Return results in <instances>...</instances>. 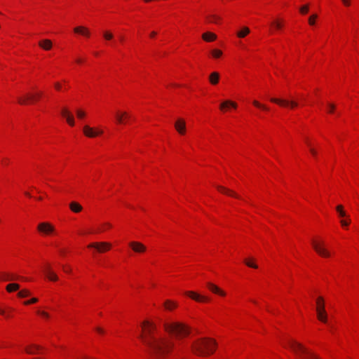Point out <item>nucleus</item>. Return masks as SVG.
Masks as SVG:
<instances>
[{
  "instance_id": "nucleus-1",
  "label": "nucleus",
  "mask_w": 359,
  "mask_h": 359,
  "mask_svg": "<svg viewBox=\"0 0 359 359\" xmlns=\"http://www.w3.org/2000/svg\"><path fill=\"white\" fill-rule=\"evenodd\" d=\"M142 327L144 332L140 334V338L147 347L152 358H160L171 351L174 346L173 342L168 337L156 336V326L154 323L144 320Z\"/></svg>"
},
{
  "instance_id": "nucleus-2",
  "label": "nucleus",
  "mask_w": 359,
  "mask_h": 359,
  "mask_svg": "<svg viewBox=\"0 0 359 359\" xmlns=\"http://www.w3.org/2000/svg\"><path fill=\"white\" fill-rule=\"evenodd\" d=\"M191 347L196 354L206 356L215 351L216 343L211 339L203 338L194 341Z\"/></svg>"
},
{
  "instance_id": "nucleus-3",
  "label": "nucleus",
  "mask_w": 359,
  "mask_h": 359,
  "mask_svg": "<svg viewBox=\"0 0 359 359\" xmlns=\"http://www.w3.org/2000/svg\"><path fill=\"white\" fill-rule=\"evenodd\" d=\"M289 346L297 355V359H320L316 354L295 341H290Z\"/></svg>"
},
{
  "instance_id": "nucleus-4",
  "label": "nucleus",
  "mask_w": 359,
  "mask_h": 359,
  "mask_svg": "<svg viewBox=\"0 0 359 359\" xmlns=\"http://www.w3.org/2000/svg\"><path fill=\"white\" fill-rule=\"evenodd\" d=\"M163 327L166 332L174 334L179 338L186 337L189 334V327L181 323H165Z\"/></svg>"
},
{
  "instance_id": "nucleus-5",
  "label": "nucleus",
  "mask_w": 359,
  "mask_h": 359,
  "mask_svg": "<svg viewBox=\"0 0 359 359\" xmlns=\"http://www.w3.org/2000/svg\"><path fill=\"white\" fill-rule=\"evenodd\" d=\"M38 231L43 235L48 236L55 233V227L48 222L39 223L37 226Z\"/></svg>"
},
{
  "instance_id": "nucleus-6",
  "label": "nucleus",
  "mask_w": 359,
  "mask_h": 359,
  "mask_svg": "<svg viewBox=\"0 0 359 359\" xmlns=\"http://www.w3.org/2000/svg\"><path fill=\"white\" fill-rule=\"evenodd\" d=\"M41 96V93H37L36 95H25L24 96L19 97L18 101L20 104H27L31 102H34L38 100Z\"/></svg>"
},
{
  "instance_id": "nucleus-7",
  "label": "nucleus",
  "mask_w": 359,
  "mask_h": 359,
  "mask_svg": "<svg viewBox=\"0 0 359 359\" xmlns=\"http://www.w3.org/2000/svg\"><path fill=\"white\" fill-rule=\"evenodd\" d=\"M90 248H95L99 252H104L111 248V244L107 242L92 243L88 246Z\"/></svg>"
},
{
  "instance_id": "nucleus-8",
  "label": "nucleus",
  "mask_w": 359,
  "mask_h": 359,
  "mask_svg": "<svg viewBox=\"0 0 359 359\" xmlns=\"http://www.w3.org/2000/svg\"><path fill=\"white\" fill-rule=\"evenodd\" d=\"M312 245L314 250L319 255L324 257H328L330 256V252L324 247L323 243H318L316 241H313Z\"/></svg>"
},
{
  "instance_id": "nucleus-9",
  "label": "nucleus",
  "mask_w": 359,
  "mask_h": 359,
  "mask_svg": "<svg viewBox=\"0 0 359 359\" xmlns=\"http://www.w3.org/2000/svg\"><path fill=\"white\" fill-rule=\"evenodd\" d=\"M271 101L272 102L276 103L280 106L283 107H290L291 108H294L298 106V103L294 100H288L285 99H278V98H271Z\"/></svg>"
},
{
  "instance_id": "nucleus-10",
  "label": "nucleus",
  "mask_w": 359,
  "mask_h": 359,
  "mask_svg": "<svg viewBox=\"0 0 359 359\" xmlns=\"http://www.w3.org/2000/svg\"><path fill=\"white\" fill-rule=\"evenodd\" d=\"M83 132L86 137L90 138L95 137L103 133V131L102 130H95L88 125L84 126L83 128Z\"/></svg>"
},
{
  "instance_id": "nucleus-11",
  "label": "nucleus",
  "mask_w": 359,
  "mask_h": 359,
  "mask_svg": "<svg viewBox=\"0 0 359 359\" xmlns=\"http://www.w3.org/2000/svg\"><path fill=\"white\" fill-rule=\"evenodd\" d=\"M130 248L136 253H144L147 250L146 246L138 241H131L128 243Z\"/></svg>"
},
{
  "instance_id": "nucleus-12",
  "label": "nucleus",
  "mask_w": 359,
  "mask_h": 359,
  "mask_svg": "<svg viewBox=\"0 0 359 359\" xmlns=\"http://www.w3.org/2000/svg\"><path fill=\"white\" fill-rule=\"evenodd\" d=\"M61 115L66 118V121L69 126H74L75 125L74 118L72 114L67 108H63L61 110Z\"/></svg>"
},
{
  "instance_id": "nucleus-13",
  "label": "nucleus",
  "mask_w": 359,
  "mask_h": 359,
  "mask_svg": "<svg viewBox=\"0 0 359 359\" xmlns=\"http://www.w3.org/2000/svg\"><path fill=\"white\" fill-rule=\"evenodd\" d=\"M43 272L50 280H52V281L57 280L58 277H57V274L52 271L51 267L49 264H46L44 266Z\"/></svg>"
},
{
  "instance_id": "nucleus-14",
  "label": "nucleus",
  "mask_w": 359,
  "mask_h": 359,
  "mask_svg": "<svg viewBox=\"0 0 359 359\" xmlns=\"http://www.w3.org/2000/svg\"><path fill=\"white\" fill-rule=\"evenodd\" d=\"M176 130L181 135H184L186 132V123L182 119H178L175 123Z\"/></svg>"
},
{
  "instance_id": "nucleus-15",
  "label": "nucleus",
  "mask_w": 359,
  "mask_h": 359,
  "mask_svg": "<svg viewBox=\"0 0 359 359\" xmlns=\"http://www.w3.org/2000/svg\"><path fill=\"white\" fill-rule=\"evenodd\" d=\"M186 294L192 298L193 299L197 301V302H208L209 299L207 297L200 295L192 291H188L186 292Z\"/></svg>"
},
{
  "instance_id": "nucleus-16",
  "label": "nucleus",
  "mask_w": 359,
  "mask_h": 359,
  "mask_svg": "<svg viewBox=\"0 0 359 359\" xmlns=\"http://www.w3.org/2000/svg\"><path fill=\"white\" fill-rule=\"evenodd\" d=\"M74 32L76 34H79L83 35V36H84L86 37H89L90 35V30L87 27H83V26L76 27L74 29Z\"/></svg>"
},
{
  "instance_id": "nucleus-17",
  "label": "nucleus",
  "mask_w": 359,
  "mask_h": 359,
  "mask_svg": "<svg viewBox=\"0 0 359 359\" xmlns=\"http://www.w3.org/2000/svg\"><path fill=\"white\" fill-rule=\"evenodd\" d=\"M39 46L45 50H49L52 48L53 43L49 39H43L39 42Z\"/></svg>"
},
{
  "instance_id": "nucleus-18",
  "label": "nucleus",
  "mask_w": 359,
  "mask_h": 359,
  "mask_svg": "<svg viewBox=\"0 0 359 359\" xmlns=\"http://www.w3.org/2000/svg\"><path fill=\"white\" fill-rule=\"evenodd\" d=\"M219 74L217 72H213L209 75V81L212 85H217L219 81Z\"/></svg>"
},
{
  "instance_id": "nucleus-19",
  "label": "nucleus",
  "mask_w": 359,
  "mask_h": 359,
  "mask_svg": "<svg viewBox=\"0 0 359 359\" xmlns=\"http://www.w3.org/2000/svg\"><path fill=\"white\" fill-rule=\"evenodd\" d=\"M208 287L212 292L218 294H219L221 296H225V294H226V293L224 291H222L217 286H216L215 285H214V284H212L211 283H208Z\"/></svg>"
},
{
  "instance_id": "nucleus-20",
  "label": "nucleus",
  "mask_w": 359,
  "mask_h": 359,
  "mask_svg": "<svg viewBox=\"0 0 359 359\" xmlns=\"http://www.w3.org/2000/svg\"><path fill=\"white\" fill-rule=\"evenodd\" d=\"M316 312H317L318 319L320 321H321L324 323H326L327 321V315L325 311V309L323 310L322 311L320 310H316Z\"/></svg>"
},
{
  "instance_id": "nucleus-21",
  "label": "nucleus",
  "mask_w": 359,
  "mask_h": 359,
  "mask_svg": "<svg viewBox=\"0 0 359 359\" xmlns=\"http://www.w3.org/2000/svg\"><path fill=\"white\" fill-rule=\"evenodd\" d=\"M202 38L204 41L210 42L215 41L217 39V36L214 33L208 32L203 34Z\"/></svg>"
},
{
  "instance_id": "nucleus-22",
  "label": "nucleus",
  "mask_w": 359,
  "mask_h": 359,
  "mask_svg": "<svg viewBox=\"0 0 359 359\" xmlns=\"http://www.w3.org/2000/svg\"><path fill=\"white\" fill-rule=\"evenodd\" d=\"M130 117L129 114L126 112H117L116 114V119L118 123H123V118H128Z\"/></svg>"
},
{
  "instance_id": "nucleus-23",
  "label": "nucleus",
  "mask_w": 359,
  "mask_h": 359,
  "mask_svg": "<svg viewBox=\"0 0 359 359\" xmlns=\"http://www.w3.org/2000/svg\"><path fill=\"white\" fill-rule=\"evenodd\" d=\"M69 208L72 212L76 213L80 212L83 209L82 206L75 201L69 203Z\"/></svg>"
},
{
  "instance_id": "nucleus-24",
  "label": "nucleus",
  "mask_w": 359,
  "mask_h": 359,
  "mask_svg": "<svg viewBox=\"0 0 359 359\" xmlns=\"http://www.w3.org/2000/svg\"><path fill=\"white\" fill-rule=\"evenodd\" d=\"M229 106H231L233 108H236L237 107V104H236V102H232L231 100H226V101L223 102L222 103H221L220 109L222 110H224L226 107H227Z\"/></svg>"
},
{
  "instance_id": "nucleus-25",
  "label": "nucleus",
  "mask_w": 359,
  "mask_h": 359,
  "mask_svg": "<svg viewBox=\"0 0 359 359\" xmlns=\"http://www.w3.org/2000/svg\"><path fill=\"white\" fill-rule=\"evenodd\" d=\"M18 278V276H15L12 275V274L3 273L0 276V280H5V281H11V280H16Z\"/></svg>"
},
{
  "instance_id": "nucleus-26",
  "label": "nucleus",
  "mask_w": 359,
  "mask_h": 359,
  "mask_svg": "<svg viewBox=\"0 0 359 359\" xmlns=\"http://www.w3.org/2000/svg\"><path fill=\"white\" fill-rule=\"evenodd\" d=\"M250 32V30L247 27H243L241 30L237 32V36L239 38H244Z\"/></svg>"
},
{
  "instance_id": "nucleus-27",
  "label": "nucleus",
  "mask_w": 359,
  "mask_h": 359,
  "mask_svg": "<svg viewBox=\"0 0 359 359\" xmlns=\"http://www.w3.org/2000/svg\"><path fill=\"white\" fill-rule=\"evenodd\" d=\"M217 189H218L219 191H220L222 193H224L226 194L232 196L236 197V198H239L237 194H236L235 193H233L232 191H231L229 189H226V188H224L223 187L218 186Z\"/></svg>"
},
{
  "instance_id": "nucleus-28",
  "label": "nucleus",
  "mask_w": 359,
  "mask_h": 359,
  "mask_svg": "<svg viewBox=\"0 0 359 359\" xmlns=\"http://www.w3.org/2000/svg\"><path fill=\"white\" fill-rule=\"evenodd\" d=\"M325 309V304L323 297H319L316 300V310L321 311Z\"/></svg>"
},
{
  "instance_id": "nucleus-29",
  "label": "nucleus",
  "mask_w": 359,
  "mask_h": 359,
  "mask_svg": "<svg viewBox=\"0 0 359 359\" xmlns=\"http://www.w3.org/2000/svg\"><path fill=\"white\" fill-rule=\"evenodd\" d=\"M20 288V285L17 283H10L6 286V290L8 292L18 290Z\"/></svg>"
},
{
  "instance_id": "nucleus-30",
  "label": "nucleus",
  "mask_w": 359,
  "mask_h": 359,
  "mask_svg": "<svg viewBox=\"0 0 359 359\" xmlns=\"http://www.w3.org/2000/svg\"><path fill=\"white\" fill-rule=\"evenodd\" d=\"M102 36L106 41H111L114 39L113 33L109 30L104 31L102 33Z\"/></svg>"
},
{
  "instance_id": "nucleus-31",
  "label": "nucleus",
  "mask_w": 359,
  "mask_h": 359,
  "mask_svg": "<svg viewBox=\"0 0 359 359\" xmlns=\"http://www.w3.org/2000/svg\"><path fill=\"white\" fill-rule=\"evenodd\" d=\"M164 306L167 310H172L177 306V304L172 301L167 300L164 303Z\"/></svg>"
},
{
  "instance_id": "nucleus-32",
  "label": "nucleus",
  "mask_w": 359,
  "mask_h": 359,
  "mask_svg": "<svg viewBox=\"0 0 359 359\" xmlns=\"http://www.w3.org/2000/svg\"><path fill=\"white\" fill-rule=\"evenodd\" d=\"M209 22L212 23H217L221 20L220 17L216 15H210L208 16Z\"/></svg>"
},
{
  "instance_id": "nucleus-33",
  "label": "nucleus",
  "mask_w": 359,
  "mask_h": 359,
  "mask_svg": "<svg viewBox=\"0 0 359 359\" xmlns=\"http://www.w3.org/2000/svg\"><path fill=\"white\" fill-rule=\"evenodd\" d=\"M212 56L214 58H219L222 55V51L219 49H213L211 51Z\"/></svg>"
},
{
  "instance_id": "nucleus-34",
  "label": "nucleus",
  "mask_w": 359,
  "mask_h": 359,
  "mask_svg": "<svg viewBox=\"0 0 359 359\" xmlns=\"http://www.w3.org/2000/svg\"><path fill=\"white\" fill-rule=\"evenodd\" d=\"M39 348L40 347L39 346L33 345L30 348H27L26 351L29 354H34L36 353L35 350H38Z\"/></svg>"
},
{
  "instance_id": "nucleus-35",
  "label": "nucleus",
  "mask_w": 359,
  "mask_h": 359,
  "mask_svg": "<svg viewBox=\"0 0 359 359\" xmlns=\"http://www.w3.org/2000/svg\"><path fill=\"white\" fill-rule=\"evenodd\" d=\"M18 295L19 297L23 298L29 296L30 292L27 290H22L18 292Z\"/></svg>"
},
{
  "instance_id": "nucleus-36",
  "label": "nucleus",
  "mask_w": 359,
  "mask_h": 359,
  "mask_svg": "<svg viewBox=\"0 0 359 359\" xmlns=\"http://www.w3.org/2000/svg\"><path fill=\"white\" fill-rule=\"evenodd\" d=\"M271 26L274 27L276 29H280L283 27V24L279 20H275L271 22Z\"/></svg>"
},
{
  "instance_id": "nucleus-37",
  "label": "nucleus",
  "mask_w": 359,
  "mask_h": 359,
  "mask_svg": "<svg viewBox=\"0 0 359 359\" xmlns=\"http://www.w3.org/2000/svg\"><path fill=\"white\" fill-rule=\"evenodd\" d=\"M244 262L249 267H252V268H254V269H257V267H258L257 264H254L250 259H246L244 260Z\"/></svg>"
},
{
  "instance_id": "nucleus-38",
  "label": "nucleus",
  "mask_w": 359,
  "mask_h": 359,
  "mask_svg": "<svg viewBox=\"0 0 359 359\" xmlns=\"http://www.w3.org/2000/svg\"><path fill=\"white\" fill-rule=\"evenodd\" d=\"M76 113L77 117L80 119H82L86 116V112L81 109H77Z\"/></svg>"
},
{
  "instance_id": "nucleus-39",
  "label": "nucleus",
  "mask_w": 359,
  "mask_h": 359,
  "mask_svg": "<svg viewBox=\"0 0 359 359\" xmlns=\"http://www.w3.org/2000/svg\"><path fill=\"white\" fill-rule=\"evenodd\" d=\"M318 18L316 14L311 15L309 18V23L310 25H313L315 24V20Z\"/></svg>"
},
{
  "instance_id": "nucleus-40",
  "label": "nucleus",
  "mask_w": 359,
  "mask_h": 359,
  "mask_svg": "<svg viewBox=\"0 0 359 359\" xmlns=\"http://www.w3.org/2000/svg\"><path fill=\"white\" fill-rule=\"evenodd\" d=\"M252 103H253V104H254L255 107H258V108H261V109H264V110H268V108H267L266 106H264V105H263V104H260V103H259L258 101H257V100H254Z\"/></svg>"
},
{
  "instance_id": "nucleus-41",
  "label": "nucleus",
  "mask_w": 359,
  "mask_h": 359,
  "mask_svg": "<svg viewBox=\"0 0 359 359\" xmlns=\"http://www.w3.org/2000/svg\"><path fill=\"white\" fill-rule=\"evenodd\" d=\"M299 11L302 14H306L309 11V5H304L300 7Z\"/></svg>"
},
{
  "instance_id": "nucleus-42",
  "label": "nucleus",
  "mask_w": 359,
  "mask_h": 359,
  "mask_svg": "<svg viewBox=\"0 0 359 359\" xmlns=\"http://www.w3.org/2000/svg\"><path fill=\"white\" fill-rule=\"evenodd\" d=\"M327 106L329 107L328 112L329 113H332L334 111V109H335V107H336L335 104H333V103H328Z\"/></svg>"
},
{
  "instance_id": "nucleus-43",
  "label": "nucleus",
  "mask_w": 359,
  "mask_h": 359,
  "mask_svg": "<svg viewBox=\"0 0 359 359\" xmlns=\"http://www.w3.org/2000/svg\"><path fill=\"white\" fill-rule=\"evenodd\" d=\"M340 223L341 226H346L350 224V219H341Z\"/></svg>"
},
{
  "instance_id": "nucleus-44",
  "label": "nucleus",
  "mask_w": 359,
  "mask_h": 359,
  "mask_svg": "<svg viewBox=\"0 0 359 359\" xmlns=\"http://www.w3.org/2000/svg\"><path fill=\"white\" fill-rule=\"evenodd\" d=\"M37 302H38V299L37 298H32L30 300L25 302L24 304L25 305H29L30 304H34V303H36Z\"/></svg>"
},
{
  "instance_id": "nucleus-45",
  "label": "nucleus",
  "mask_w": 359,
  "mask_h": 359,
  "mask_svg": "<svg viewBox=\"0 0 359 359\" xmlns=\"http://www.w3.org/2000/svg\"><path fill=\"white\" fill-rule=\"evenodd\" d=\"M37 313L43 316V318H48L49 314L43 311H38Z\"/></svg>"
},
{
  "instance_id": "nucleus-46",
  "label": "nucleus",
  "mask_w": 359,
  "mask_h": 359,
  "mask_svg": "<svg viewBox=\"0 0 359 359\" xmlns=\"http://www.w3.org/2000/svg\"><path fill=\"white\" fill-rule=\"evenodd\" d=\"M310 152L311 153V154L314 156V157H316L317 156V151L315 149L311 147L310 148Z\"/></svg>"
},
{
  "instance_id": "nucleus-47",
  "label": "nucleus",
  "mask_w": 359,
  "mask_h": 359,
  "mask_svg": "<svg viewBox=\"0 0 359 359\" xmlns=\"http://www.w3.org/2000/svg\"><path fill=\"white\" fill-rule=\"evenodd\" d=\"M343 4L346 6H349L351 5V1L350 0H341Z\"/></svg>"
},
{
  "instance_id": "nucleus-48",
  "label": "nucleus",
  "mask_w": 359,
  "mask_h": 359,
  "mask_svg": "<svg viewBox=\"0 0 359 359\" xmlns=\"http://www.w3.org/2000/svg\"><path fill=\"white\" fill-rule=\"evenodd\" d=\"M336 210L339 213L341 211L344 210V208L341 205H339L336 207Z\"/></svg>"
},
{
  "instance_id": "nucleus-49",
  "label": "nucleus",
  "mask_w": 359,
  "mask_h": 359,
  "mask_svg": "<svg viewBox=\"0 0 359 359\" xmlns=\"http://www.w3.org/2000/svg\"><path fill=\"white\" fill-rule=\"evenodd\" d=\"M339 217H347V215H346V213L344 210H342L339 213Z\"/></svg>"
},
{
  "instance_id": "nucleus-50",
  "label": "nucleus",
  "mask_w": 359,
  "mask_h": 359,
  "mask_svg": "<svg viewBox=\"0 0 359 359\" xmlns=\"http://www.w3.org/2000/svg\"><path fill=\"white\" fill-rule=\"evenodd\" d=\"M55 88H56V90H60L61 89V84L58 82H56L55 83Z\"/></svg>"
},
{
  "instance_id": "nucleus-51",
  "label": "nucleus",
  "mask_w": 359,
  "mask_h": 359,
  "mask_svg": "<svg viewBox=\"0 0 359 359\" xmlns=\"http://www.w3.org/2000/svg\"><path fill=\"white\" fill-rule=\"evenodd\" d=\"M156 34H157V32H155V31H152V32H150V34H149V36H150L151 38H154V37L156 36Z\"/></svg>"
},
{
  "instance_id": "nucleus-52",
  "label": "nucleus",
  "mask_w": 359,
  "mask_h": 359,
  "mask_svg": "<svg viewBox=\"0 0 359 359\" xmlns=\"http://www.w3.org/2000/svg\"><path fill=\"white\" fill-rule=\"evenodd\" d=\"M96 330H97V332H99V333H100V334H103V333H104V330H103V329H102V328H100V327H97V328H96Z\"/></svg>"
},
{
  "instance_id": "nucleus-53",
  "label": "nucleus",
  "mask_w": 359,
  "mask_h": 359,
  "mask_svg": "<svg viewBox=\"0 0 359 359\" xmlns=\"http://www.w3.org/2000/svg\"><path fill=\"white\" fill-rule=\"evenodd\" d=\"M63 269L65 270V272L67 273H70L71 272V269L70 268H68V269H65V267L63 266Z\"/></svg>"
},
{
  "instance_id": "nucleus-54",
  "label": "nucleus",
  "mask_w": 359,
  "mask_h": 359,
  "mask_svg": "<svg viewBox=\"0 0 359 359\" xmlns=\"http://www.w3.org/2000/svg\"><path fill=\"white\" fill-rule=\"evenodd\" d=\"M103 226L104 227H108V228H110L111 226V225L109 223H105L103 224Z\"/></svg>"
},
{
  "instance_id": "nucleus-55",
  "label": "nucleus",
  "mask_w": 359,
  "mask_h": 359,
  "mask_svg": "<svg viewBox=\"0 0 359 359\" xmlns=\"http://www.w3.org/2000/svg\"><path fill=\"white\" fill-rule=\"evenodd\" d=\"M0 314L5 315V311L2 309H0Z\"/></svg>"
},
{
  "instance_id": "nucleus-56",
  "label": "nucleus",
  "mask_w": 359,
  "mask_h": 359,
  "mask_svg": "<svg viewBox=\"0 0 359 359\" xmlns=\"http://www.w3.org/2000/svg\"><path fill=\"white\" fill-rule=\"evenodd\" d=\"M76 62L81 63L82 62V60L79 58V59L76 60Z\"/></svg>"
},
{
  "instance_id": "nucleus-57",
  "label": "nucleus",
  "mask_w": 359,
  "mask_h": 359,
  "mask_svg": "<svg viewBox=\"0 0 359 359\" xmlns=\"http://www.w3.org/2000/svg\"><path fill=\"white\" fill-rule=\"evenodd\" d=\"M25 194L28 196H30V194L28 192H26Z\"/></svg>"
},
{
  "instance_id": "nucleus-58",
  "label": "nucleus",
  "mask_w": 359,
  "mask_h": 359,
  "mask_svg": "<svg viewBox=\"0 0 359 359\" xmlns=\"http://www.w3.org/2000/svg\"><path fill=\"white\" fill-rule=\"evenodd\" d=\"M306 143L309 146H310V143L309 142V140H306Z\"/></svg>"
}]
</instances>
